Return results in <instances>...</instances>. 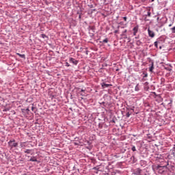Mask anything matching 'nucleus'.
<instances>
[{
    "label": "nucleus",
    "instance_id": "21",
    "mask_svg": "<svg viewBox=\"0 0 175 175\" xmlns=\"http://www.w3.org/2000/svg\"><path fill=\"white\" fill-rule=\"evenodd\" d=\"M66 66L69 67V66H70V64H69V63L66 62Z\"/></svg>",
    "mask_w": 175,
    "mask_h": 175
},
{
    "label": "nucleus",
    "instance_id": "30",
    "mask_svg": "<svg viewBox=\"0 0 175 175\" xmlns=\"http://www.w3.org/2000/svg\"><path fill=\"white\" fill-rule=\"evenodd\" d=\"M127 117H129V113L127 114Z\"/></svg>",
    "mask_w": 175,
    "mask_h": 175
},
{
    "label": "nucleus",
    "instance_id": "9",
    "mask_svg": "<svg viewBox=\"0 0 175 175\" xmlns=\"http://www.w3.org/2000/svg\"><path fill=\"white\" fill-rule=\"evenodd\" d=\"M149 70H150V72H152V70H154V64L153 63H152V65L150 67Z\"/></svg>",
    "mask_w": 175,
    "mask_h": 175
},
{
    "label": "nucleus",
    "instance_id": "3",
    "mask_svg": "<svg viewBox=\"0 0 175 175\" xmlns=\"http://www.w3.org/2000/svg\"><path fill=\"white\" fill-rule=\"evenodd\" d=\"M148 33L150 38H154V36H155V33H154V31L150 30V29H148Z\"/></svg>",
    "mask_w": 175,
    "mask_h": 175
},
{
    "label": "nucleus",
    "instance_id": "2",
    "mask_svg": "<svg viewBox=\"0 0 175 175\" xmlns=\"http://www.w3.org/2000/svg\"><path fill=\"white\" fill-rule=\"evenodd\" d=\"M69 61L71 64H73V65H77V64H79V61L75 59L73 57H70Z\"/></svg>",
    "mask_w": 175,
    "mask_h": 175
},
{
    "label": "nucleus",
    "instance_id": "26",
    "mask_svg": "<svg viewBox=\"0 0 175 175\" xmlns=\"http://www.w3.org/2000/svg\"><path fill=\"white\" fill-rule=\"evenodd\" d=\"M172 150L175 152V147L173 148Z\"/></svg>",
    "mask_w": 175,
    "mask_h": 175
},
{
    "label": "nucleus",
    "instance_id": "25",
    "mask_svg": "<svg viewBox=\"0 0 175 175\" xmlns=\"http://www.w3.org/2000/svg\"><path fill=\"white\" fill-rule=\"evenodd\" d=\"M85 54H86V55H88V51H85Z\"/></svg>",
    "mask_w": 175,
    "mask_h": 175
},
{
    "label": "nucleus",
    "instance_id": "17",
    "mask_svg": "<svg viewBox=\"0 0 175 175\" xmlns=\"http://www.w3.org/2000/svg\"><path fill=\"white\" fill-rule=\"evenodd\" d=\"M126 32H127V30H126V29H125V30L122 32L124 36H126L125 35V33H126Z\"/></svg>",
    "mask_w": 175,
    "mask_h": 175
},
{
    "label": "nucleus",
    "instance_id": "13",
    "mask_svg": "<svg viewBox=\"0 0 175 175\" xmlns=\"http://www.w3.org/2000/svg\"><path fill=\"white\" fill-rule=\"evenodd\" d=\"M146 16H148V17H151V12L149 10Z\"/></svg>",
    "mask_w": 175,
    "mask_h": 175
},
{
    "label": "nucleus",
    "instance_id": "18",
    "mask_svg": "<svg viewBox=\"0 0 175 175\" xmlns=\"http://www.w3.org/2000/svg\"><path fill=\"white\" fill-rule=\"evenodd\" d=\"M154 46L157 47V49H158V42H154Z\"/></svg>",
    "mask_w": 175,
    "mask_h": 175
},
{
    "label": "nucleus",
    "instance_id": "15",
    "mask_svg": "<svg viewBox=\"0 0 175 175\" xmlns=\"http://www.w3.org/2000/svg\"><path fill=\"white\" fill-rule=\"evenodd\" d=\"M171 155H173V157L175 158V152L174 150H172V153H171Z\"/></svg>",
    "mask_w": 175,
    "mask_h": 175
},
{
    "label": "nucleus",
    "instance_id": "1",
    "mask_svg": "<svg viewBox=\"0 0 175 175\" xmlns=\"http://www.w3.org/2000/svg\"><path fill=\"white\" fill-rule=\"evenodd\" d=\"M8 146L10 148H16V147H18V143L16 142V140H10L8 142Z\"/></svg>",
    "mask_w": 175,
    "mask_h": 175
},
{
    "label": "nucleus",
    "instance_id": "6",
    "mask_svg": "<svg viewBox=\"0 0 175 175\" xmlns=\"http://www.w3.org/2000/svg\"><path fill=\"white\" fill-rule=\"evenodd\" d=\"M133 35L136 36V33H137V31H139V27H135L133 28Z\"/></svg>",
    "mask_w": 175,
    "mask_h": 175
},
{
    "label": "nucleus",
    "instance_id": "14",
    "mask_svg": "<svg viewBox=\"0 0 175 175\" xmlns=\"http://www.w3.org/2000/svg\"><path fill=\"white\" fill-rule=\"evenodd\" d=\"M41 38L44 39V38H47V36H46V34H41Z\"/></svg>",
    "mask_w": 175,
    "mask_h": 175
},
{
    "label": "nucleus",
    "instance_id": "16",
    "mask_svg": "<svg viewBox=\"0 0 175 175\" xmlns=\"http://www.w3.org/2000/svg\"><path fill=\"white\" fill-rule=\"evenodd\" d=\"M139 84H137V85L135 86V91H139Z\"/></svg>",
    "mask_w": 175,
    "mask_h": 175
},
{
    "label": "nucleus",
    "instance_id": "22",
    "mask_svg": "<svg viewBox=\"0 0 175 175\" xmlns=\"http://www.w3.org/2000/svg\"><path fill=\"white\" fill-rule=\"evenodd\" d=\"M123 19L124 20V21H126V20H127L126 16H124V17H123Z\"/></svg>",
    "mask_w": 175,
    "mask_h": 175
},
{
    "label": "nucleus",
    "instance_id": "28",
    "mask_svg": "<svg viewBox=\"0 0 175 175\" xmlns=\"http://www.w3.org/2000/svg\"><path fill=\"white\" fill-rule=\"evenodd\" d=\"M81 92H84V90H81Z\"/></svg>",
    "mask_w": 175,
    "mask_h": 175
},
{
    "label": "nucleus",
    "instance_id": "32",
    "mask_svg": "<svg viewBox=\"0 0 175 175\" xmlns=\"http://www.w3.org/2000/svg\"><path fill=\"white\" fill-rule=\"evenodd\" d=\"M152 2H154V0H152Z\"/></svg>",
    "mask_w": 175,
    "mask_h": 175
},
{
    "label": "nucleus",
    "instance_id": "19",
    "mask_svg": "<svg viewBox=\"0 0 175 175\" xmlns=\"http://www.w3.org/2000/svg\"><path fill=\"white\" fill-rule=\"evenodd\" d=\"M131 150H132V151H136V147L133 146Z\"/></svg>",
    "mask_w": 175,
    "mask_h": 175
},
{
    "label": "nucleus",
    "instance_id": "8",
    "mask_svg": "<svg viewBox=\"0 0 175 175\" xmlns=\"http://www.w3.org/2000/svg\"><path fill=\"white\" fill-rule=\"evenodd\" d=\"M18 57H21V58H23V59H25V55H21L20 53H16Z\"/></svg>",
    "mask_w": 175,
    "mask_h": 175
},
{
    "label": "nucleus",
    "instance_id": "5",
    "mask_svg": "<svg viewBox=\"0 0 175 175\" xmlns=\"http://www.w3.org/2000/svg\"><path fill=\"white\" fill-rule=\"evenodd\" d=\"M111 85L110 84H107L105 83H101V86H102V88H109V87H110Z\"/></svg>",
    "mask_w": 175,
    "mask_h": 175
},
{
    "label": "nucleus",
    "instance_id": "4",
    "mask_svg": "<svg viewBox=\"0 0 175 175\" xmlns=\"http://www.w3.org/2000/svg\"><path fill=\"white\" fill-rule=\"evenodd\" d=\"M134 174L136 175H141L142 174V170H140L139 168H137L135 171Z\"/></svg>",
    "mask_w": 175,
    "mask_h": 175
},
{
    "label": "nucleus",
    "instance_id": "7",
    "mask_svg": "<svg viewBox=\"0 0 175 175\" xmlns=\"http://www.w3.org/2000/svg\"><path fill=\"white\" fill-rule=\"evenodd\" d=\"M20 146L22 148H25V147H27V144H25V142H21L20 144Z\"/></svg>",
    "mask_w": 175,
    "mask_h": 175
},
{
    "label": "nucleus",
    "instance_id": "10",
    "mask_svg": "<svg viewBox=\"0 0 175 175\" xmlns=\"http://www.w3.org/2000/svg\"><path fill=\"white\" fill-rule=\"evenodd\" d=\"M109 42V38H105L103 40V42H100V43H107Z\"/></svg>",
    "mask_w": 175,
    "mask_h": 175
},
{
    "label": "nucleus",
    "instance_id": "11",
    "mask_svg": "<svg viewBox=\"0 0 175 175\" xmlns=\"http://www.w3.org/2000/svg\"><path fill=\"white\" fill-rule=\"evenodd\" d=\"M31 150L30 149H27V150H25V154H31Z\"/></svg>",
    "mask_w": 175,
    "mask_h": 175
},
{
    "label": "nucleus",
    "instance_id": "20",
    "mask_svg": "<svg viewBox=\"0 0 175 175\" xmlns=\"http://www.w3.org/2000/svg\"><path fill=\"white\" fill-rule=\"evenodd\" d=\"M36 159H30V161L31 162H36Z\"/></svg>",
    "mask_w": 175,
    "mask_h": 175
},
{
    "label": "nucleus",
    "instance_id": "23",
    "mask_svg": "<svg viewBox=\"0 0 175 175\" xmlns=\"http://www.w3.org/2000/svg\"><path fill=\"white\" fill-rule=\"evenodd\" d=\"M3 111H9V109H3Z\"/></svg>",
    "mask_w": 175,
    "mask_h": 175
},
{
    "label": "nucleus",
    "instance_id": "31",
    "mask_svg": "<svg viewBox=\"0 0 175 175\" xmlns=\"http://www.w3.org/2000/svg\"><path fill=\"white\" fill-rule=\"evenodd\" d=\"M172 26V24L169 25V27H171Z\"/></svg>",
    "mask_w": 175,
    "mask_h": 175
},
{
    "label": "nucleus",
    "instance_id": "27",
    "mask_svg": "<svg viewBox=\"0 0 175 175\" xmlns=\"http://www.w3.org/2000/svg\"><path fill=\"white\" fill-rule=\"evenodd\" d=\"M26 110H27V111H29V109H28V108Z\"/></svg>",
    "mask_w": 175,
    "mask_h": 175
},
{
    "label": "nucleus",
    "instance_id": "29",
    "mask_svg": "<svg viewBox=\"0 0 175 175\" xmlns=\"http://www.w3.org/2000/svg\"><path fill=\"white\" fill-rule=\"evenodd\" d=\"M118 31H115V33H117Z\"/></svg>",
    "mask_w": 175,
    "mask_h": 175
},
{
    "label": "nucleus",
    "instance_id": "12",
    "mask_svg": "<svg viewBox=\"0 0 175 175\" xmlns=\"http://www.w3.org/2000/svg\"><path fill=\"white\" fill-rule=\"evenodd\" d=\"M170 30L172 31V33H175V27L171 28Z\"/></svg>",
    "mask_w": 175,
    "mask_h": 175
},
{
    "label": "nucleus",
    "instance_id": "24",
    "mask_svg": "<svg viewBox=\"0 0 175 175\" xmlns=\"http://www.w3.org/2000/svg\"><path fill=\"white\" fill-rule=\"evenodd\" d=\"M31 110H32V111H33V110H35V107H33V106L31 107Z\"/></svg>",
    "mask_w": 175,
    "mask_h": 175
}]
</instances>
